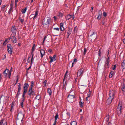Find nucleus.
Returning <instances> with one entry per match:
<instances>
[{
    "mask_svg": "<svg viewBox=\"0 0 125 125\" xmlns=\"http://www.w3.org/2000/svg\"><path fill=\"white\" fill-rule=\"evenodd\" d=\"M115 91L113 90H110L109 92L110 96L107 99V103L108 104H110L111 103L112 100L114 97Z\"/></svg>",
    "mask_w": 125,
    "mask_h": 125,
    "instance_id": "1",
    "label": "nucleus"
},
{
    "mask_svg": "<svg viewBox=\"0 0 125 125\" xmlns=\"http://www.w3.org/2000/svg\"><path fill=\"white\" fill-rule=\"evenodd\" d=\"M123 107L122 103H120L118 104L117 108V112L118 114H120L123 110Z\"/></svg>",
    "mask_w": 125,
    "mask_h": 125,
    "instance_id": "2",
    "label": "nucleus"
},
{
    "mask_svg": "<svg viewBox=\"0 0 125 125\" xmlns=\"http://www.w3.org/2000/svg\"><path fill=\"white\" fill-rule=\"evenodd\" d=\"M3 73L5 76H6L8 75L9 78H10L11 74V72H9V70L7 69L4 71Z\"/></svg>",
    "mask_w": 125,
    "mask_h": 125,
    "instance_id": "3",
    "label": "nucleus"
},
{
    "mask_svg": "<svg viewBox=\"0 0 125 125\" xmlns=\"http://www.w3.org/2000/svg\"><path fill=\"white\" fill-rule=\"evenodd\" d=\"M74 96L73 95H69L68 96L67 100L68 101L71 103L74 101Z\"/></svg>",
    "mask_w": 125,
    "mask_h": 125,
    "instance_id": "4",
    "label": "nucleus"
},
{
    "mask_svg": "<svg viewBox=\"0 0 125 125\" xmlns=\"http://www.w3.org/2000/svg\"><path fill=\"white\" fill-rule=\"evenodd\" d=\"M50 21V18L45 19L43 20L42 24L45 25H47L49 23Z\"/></svg>",
    "mask_w": 125,
    "mask_h": 125,
    "instance_id": "5",
    "label": "nucleus"
},
{
    "mask_svg": "<svg viewBox=\"0 0 125 125\" xmlns=\"http://www.w3.org/2000/svg\"><path fill=\"white\" fill-rule=\"evenodd\" d=\"M24 114L21 112H20L18 114L17 117V119L23 120L24 117Z\"/></svg>",
    "mask_w": 125,
    "mask_h": 125,
    "instance_id": "6",
    "label": "nucleus"
},
{
    "mask_svg": "<svg viewBox=\"0 0 125 125\" xmlns=\"http://www.w3.org/2000/svg\"><path fill=\"white\" fill-rule=\"evenodd\" d=\"M9 97L6 96H2L0 98V100H3L4 102H6L8 101Z\"/></svg>",
    "mask_w": 125,
    "mask_h": 125,
    "instance_id": "7",
    "label": "nucleus"
},
{
    "mask_svg": "<svg viewBox=\"0 0 125 125\" xmlns=\"http://www.w3.org/2000/svg\"><path fill=\"white\" fill-rule=\"evenodd\" d=\"M35 94L34 92L32 90V89L31 88H30L28 91V95L30 96H31V95H33Z\"/></svg>",
    "mask_w": 125,
    "mask_h": 125,
    "instance_id": "8",
    "label": "nucleus"
},
{
    "mask_svg": "<svg viewBox=\"0 0 125 125\" xmlns=\"http://www.w3.org/2000/svg\"><path fill=\"white\" fill-rule=\"evenodd\" d=\"M83 73V71L82 69H79L77 72V77H79L80 76H82Z\"/></svg>",
    "mask_w": 125,
    "mask_h": 125,
    "instance_id": "9",
    "label": "nucleus"
},
{
    "mask_svg": "<svg viewBox=\"0 0 125 125\" xmlns=\"http://www.w3.org/2000/svg\"><path fill=\"white\" fill-rule=\"evenodd\" d=\"M22 120H23L17 119L16 122V125H22L23 122Z\"/></svg>",
    "mask_w": 125,
    "mask_h": 125,
    "instance_id": "10",
    "label": "nucleus"
},
{
    "mask_svg": "<svg viewBox=\"0 0 125 125\" xmlns=\"http://www.w3.org/2000/svg\"><path fill=\"white\" fill-rule=\"evenodd\" d=\"M72 31V29L71 28H68L67 33V37L68 38L69 36L71 33Z\"/></svg>",
    "mask_w": 125,
    "mask_h": 125,
    "instance_id": "11",
    "label": "nucleus"
},
{
    "mask_svg": "<svg viewBox=\"0 0 125 125\" xmlns=\"http://www.w3.org/2000/svg\"><path fill=\"white\" fill-rule=\"evenodd\" d=\"M56 57V55H54L52 57H50V58L51 59V61H50V62L51 63H52L54 61L56 60L55 58Z\"/></svg>",
    "mask_w": 125,
    "mask_h": 125,
    "instance_id": "12",
    "label": "nucleus"
},
{
    "mask_svg": "<svg viewBox=\"0 0 125 125\" xmlns=\"http://www.w3.org/2000/svg\"><path fill=\"white\" fill-rule=\"evenodd\" d=\"M29 87V85L27 83H25L24 85V90H28V89Z\"/></svg>",
    "mask_w": 125,
    "mask_h": 125,
    "instance_id": "13",
    "label": "nucleus"
},
{
    "mask_svg": "<svg viewBox=\"0 0 125 125\" xmlns=\"http://www.w3.org/2000/svg\"><path fill=\"white\" fill-rule=\"evenodd\" d=\"M0 125H7L6 121L1 120L0 121Z\"/></svg>",
    "mask_w": 125,
    "mask_h": 125,
    "instance_id": "14",
    "label": "nucleus"
},
{
    "mask_svg": "<svg viewBox=\"0 0 125 125\" xmlns=\"http://www.w3.org/2000/svg\"><path fill=\"white\" fill-rule=\"evenodd\" d=\"M11 40L13 43H15L16 42V38L14 36H12L11 37Z\"/></svg>",
    "mask_w": 125,
    "mask_h": 125,
    "instance_id": "15",
    "label": "nucleus"
},
{
    "mask_svg": "<svg viewBox=\"0 0 125 125\" xmlns=\"http://www.w3.org/2000/svg\"><path fill=\"white\" fill-rule=\"evenodd\" d=\"M121 68H122L123 69H125V60H124L121 63Z\"/></svg>",
    "mask_w": 125,
    "mask_h": 125,
    "instance_id": "16",
    "label": "nucleus"
},
{
    "mask_svg": "<svg viewBox=\"0 0 125 125\" xmlns=\"http://www.w3.org/2000/svg\"><path fill=\"white\" fill-rule=\"evenodd\" d=\"M109 62L110 61L106 60L105 64V67L106 68L107 67L108 68H109Z\"/></svg>",
    "mask_w": 125,
    "mask_h": 125,
    "instance_id": "17",
    "label": "nucleus"
},
{
    "mask_svg": "<svg viewBox=\"0 0 125 125\" xmlns=\"http://www.w3.org/2000/svg\"><path fill=\"white\" fill-rule=\"evenodd\" d=\"M72 18V19H74V17L73 16L70 15H67L66 17V19L67 20H68L71 18Z\"/></svg>",
    "mask_w": 125,
    "mask_h": 125,
    "instance_id": "18",
    "label": "nucleus"
},
{
    "mask_svg": "<svg viewBox=\"0 0 125 125\" xmlns=\"http://www.w3.org/2000/svg\"><path fill=\"white\" fill-rule=\"evenodd\" d=\"M40 52L41 55V58H42L44 55H45V51L44 50L42 49L40 50Z\"/></svg>",
    "mask_w": 125,
    "mask_h": 125,
    "instance_id": "19",
    "label": "nucleus"
},
{
    "mask_svg": "<svg viewBox=\"0 0 125 125\" xmlns=\"http://www.w3.org/2000/svg\"><path fill=\"white\" fill-rule=\"evenodd\" d=\"M102 14L101 11L100 10H99V15L97 18L98 20H100V19L101 18Z\"/></svg>",
    "mask_w": 125,
    "mask_h": 125,
    "instance_id": "20",
    "label": "nucleus"
},
{
    "mask_svg": "<svg viewBox=\"0 0 125 125\" xmlns=\"http://www.w3.org/2000/svg\"><path fill=\"white\" fill-rule=\"evenodd\" d=\"M63 23H60V29L61 31H63L64 30V28L63 26Z\"/></svg>",
    "mask_w": 125,
    "mask_h": 125,
    "instance_id": "21",
    "label": "nucleus"
},
{
    "mask_svg": "<svg viewBox=\"0 0 125 125\" xmlns=\"http://www.w3.org/2000/svg\"><path fill=\"white\" fill-rule=\"evenodd\" d=\"M11 31L13 33H14L15 34L16 33V29L14 27L12 26L11 28Z\"/></svg>",
    "mask_w": 125,
    "mask_h": 125,
    "instance_id": "22",
    "label": "nucleus"
},
{
    "mask_svg": "<svg viewBox=\"0 0 125 125\" xmlns=\"http://www.w3.org/2000/svg\"><path fill=\"white\" fill-rule=\"evenodd\" d=\"M38 14V12L37 11L35 12V14H32L30 16V17L31 16H34L33 17V19H34L37 16V15Z\"/></svg>",
    "mask_w": 125,
    "mask_h": 125,
    "instance_id": "23",
    "label": "nucleus"
},
{
    "mask_svg": "<svg viewBox=\"0 0 125 125\" xmlns=\"http://www.w3.org/2000/svg\"><path fill=\"white\" fill-rule=\"evenodd\" d=\"M121 89L123 92L124 94H125V85L124 84L122 85L121 88Z\"/></svg>",
    "mask_w": 125,
    "mask_h": 125,
    "instance_id": "24",
    "label": "nucleus"
},
{
    "mask_svg": "<svg viewBox=\"0 0 125 125\" xmlns=\"http://www.w3.org/2000/svg\"><path fill=\"white\" fill-rule=\"evenodd\" d=\"M21 84L19 83L18 85V90L17 93V94H18V93L20 92L21 91Z\"/></svg>",
    "mask_w": 125,
    "mask_h": 125,
    "instance_id": "25",
    "label": "nucleus"
},
{
    "mask_svg": "<svg viewBox=\"0 0 125 125\" xmlns=\"http://www.w3.org/2000/svg\"><path fill=\"white\" fill-rule=\"evenodd\" d=\"M77 123L76 122L73 121H72L71 123V125H76Z\"/></svg>",
    "mask_w": 125,
    "mask_h": 125,
    "instance_id": "26",
    "label": "nucleus"
},
{
    "mask_svg": "<svg viewBox=\"0 0 125 125\" xmlns=\"http://www.w3.org/2000/svg\"><path fill=\"white\" fill-rule=\"evenodd\" d=\"M8 51L9 53L11 54L12 52V50L11 48L8 49Z\"/></svg>",
    "mask_w": 125,
    "mask_h": 125,
    "instance_id": "27",
    "label": "nucleus"
},
{
    "mask_svg": "<svg viewBox=\"0 0 125 125\" xmlns=\"http://www.w3.org/2000/svg\"><path fill=\"white\" fill-rule=\"evenodd\" d=\"M48 93L50 95H51L52 94V91L51 89H48L47 90Z\"/></svg>",
    "mask_w": 125,
    "mask_h": 125,
    "instance_id": "28",
    "label": "nucleus"
},
{
    "mask_svg": "<svg viewBox=\"0 0 125 125\" xmlns=\"http://www.w3.org/2000/svg\"><path fill=\"white\" fill-rule=\"evenodd\" d=\"M83 103L81 101L79 102L80 106L81 107H83Z\"/></svg>",
    "mask_w": 125,
    "mask_h": 125,
    "instance_id": "29",
    "label": "nucleus"
},
{
    "mask_svg": "<svg viewBox=\"0 0 125 125\" xmlns=\"http://www.w3.org/2000/svg\"><path fill=\"white\" fill-rule=\"evenodd\" d=\"M27 10V8H26L25 9H23L22 10V13H25L26 11Z\"/></svg>",
    "mask_w": 125,
    "mask_h": 125,
    "instance_id": "30",
    "label": "nucleus"
},
{
    "mask_svg": "<svg viewBox=\"0 0 125 125\" xmlns=\"http://www.w3.org/2000/svg\"><path fill=\"white\" fill-rule=\"evenodd\" d=\"M90 98H89L87 97H86V101L87 102V103H90Z\"/></svg>",
    "mask_w": 125,
    "mask_h": 125,
    "instance_id": "31",
    "label": "nucleus"
},
{
    "mask_svg": "<svg viewBox=\"0 0 125 125\" xmlns=\"http://www.w3.org/2000/svg\"><path fill=\"white\" fill-rule=\"evenodd\" d=\"M91 92L90 91L88 92L87 94V97H88L89 98H90V97L91 96Z\"/></svg>",
    "mask_w": 125,
    "mask_h": 125,
    "instance_id": "32",
    "label": "nucleus"
},
{
    "mask_svg": "<svg viewBox=\"0 0 125 125\" xmlns=\"http://www.w3.org/2000/svg\"><path fill=\"white\" fill-rule=\"evenodd\" d=\"M77 29L76 28V27H75L73 31V32H74V33L77 32Z\"/></svg>",
    "mask_w": 125,
    "mask_h": 125,
    "instance_id": "33",
    "label": "nucleus"
},
{
    "mask_svg": "<svg viewBox=\"0 0 125 125\" xmlns=\"http://www.w3.org/2000/svg\"><path fill=\"white\" fill-rule=\"evenodd\" d=\"M35 49V46L34 44H33L32 49V51H34V50ZM33 52H31V53L32 54V53Z\"/></svg>",
    "mask_w": 125,
    "mask_h": 125,
    "instance_id": "34",
    "label": "nucleus"
},
{
    "mask_svg": "<svg viewBox=\"0 0 125 125\" xmlns=\"http://www.w3.org/2000/svg\"><path fill=\"white\" fill-rule=\"evenodd\" d=\"M58 115L57 113L56 114V115L55 116V120L56 121L57 119L58 118Z\"/></svg>",
    "mask_w": 125,
    "mask_h": 125,
    "instance_id": "35",
    "label": "nucleus"
},
{
    "mask_svg": "<svg viewBox=\"0 0 125 125\" xmlns=\"http://www.w3.org/2000/svg\"><path fill=\"white\" fill-rule=\"evenodd\" d=\"M31 87L30 88H31L32 89V88L33 86L34 85V82L33 81H31Z\"/></svg>",
    "mask_w": 125,
    "mask_h": 125,
    "instance_id": "36",
    "label": "nucleus"
},
{
    "mask_svg": "<svg viewBox=\"0 0 125 125\" xmlns=\"http://www.w3.org/2000/svg\"><path fill=\"white\" fill-rule=\"evenodd\" d=\"M109 115H108L106 117V121L107 122H108L109 120Z\"/></svg>",
    "mask_w": 125,
    "mask_h": 125,
    "instance_id": "37",
    "label": "nucleus"
},
{
    "mask_svg": "<svg viewBox=\"0 0 125 125\" xmlns=\"http://www.w3.org/2000/svg\"><path fill=\"white\" fill-rule=\"evenodd\" d=\"M24 99H25V97H22L21 99V102H23L24 101Z\"/></svg>",
    "mask_w": 125,
    "mask_h": 125,
    "instance_id": "38",
    "label": "nucleus"
},
{
    "mask_svg": "<svg viewBox=\"0 0 125 125\" xmlns=\"http://www.w3.org/2000/svg\"><path fill=\"white\" fill-rule=\"evenodd\" d=\"M91 37L92 39L95 36V37H96V34L94 35V34H93L91 35Z\"/></svg>",
    "mask_w": 125,
    "mask_h": 125,
    "instance_id": "39",
    "label": "nucleus"
},
{
    "mask_svg": "<svg viewBox=\"0 0 125 125\" xmlns=\"http://www.w3.org/2000/svg\"><path fill=\"white\" fill-rule=\"evenodd\" d=\"M18 0H15V7H16L17 5V2L18 1Z\"/></svg>",
    "mask_w": 125,
    "mask_h": 125,
    "instance_id": "40",
    "label": "nucleus"
},
{
    "mask_svg": "<svg viewBox=\"0 0 125 125\" xmlns=\"http://www.w3.org/2000/svg\"><path fill=\"white\" fill-rule=\"evenodd\" d=\"M40 96L39 95H38L36 96L35 97V99H37L39 100L40 98Z\"/></svg>",
    "mask_w": 125,
    "mask_h": 125,
    "instance_id": "41",
    "label": "nucleus"
},
{
    "mask_svg": "<svg viewBox=\"0 0 125 125\" xmlns=\"http://www.w3.org/2000/svg\"><path fill=\"white\" fill-rule=\"evenodd\" d=\"M116 66L115 65H114L112 67V69L113 70H115L116 68Z\"/></svg>",
    "mask_w": 125,
    "mask_h": 125,
    "instance_id": "42",
    "label": "nucleus"
},
{
    "mask_svg": "<svg viewBox=\"0 0 125 125\" xmlns=\"http://www.w3.org/2000/svg\"><path fill=\"white\" fill-rule=\"evenodd\" d=\"M12 9V7H11L10 8V9H9V12H8V13L9 14H10L11 13V11Z\"/></svg>",
    "mask_w": 125,
    "mask_h": 125,
    "instance_id": "43",
    "label": "nucleus"
},
{
    "mask_svg": "<svg viewBox=\"0 0 125 125\" xmlns=\"http://www.w3.org/2000/svg\"><path fill=\"white\" fill-rule=\"evenodd\" d=\"M67 75L66 74H65L64 76V77L63 80V82H64L65 78L67 77Z\"/></svg>",
    "mask_w": 125,
    "mask_h": 125,
    "instance_id": "44",
    "label": "nucleus"
},
{
    "mask_svg": "<svg viewBox=\"0 0 125 125\" xmlns=\"http://www.w3.org/2000/svg\"><path fill=\"white\" fill-rule=\"evenodd\" d=\"M53 29L55 30L58 31H59V29L58 28H53Z\"/></svg>",
    "mask_w": 125,
    "mask_h": 125,
    "instance_id": "45",
    "label": "nucleus"
},
{
    "mask_svg": "<svg viewBox=\"0 0 125 125\" xmlns=\"http://www.w3.org/2000/svg\"><path fill=\"white\" fill-rule=\"evenodd\" d=\"M103 15L104 17H106L107 15V14L105 12H104L103 13Z\"/></svg>",
    "mask_w": 125,
    "mask_h": 125,
    "instance_id": "46",
    "label": "nucleus"
},
{
    "mask_svg": "<svg viewBox=\"0 0 125 125\" xmlns=\"http://www.w3.org/2000/svg\"><path fill=\"white\" fill-rule=\"evenodd\" d=\"M7 47H8V49H9V48H11V45L8 44L7 45Z\"/></svg>",
    "mask_w": 125,
    "mask_h": 125,
    "instance_id": "47",
    "label": "nucleus"
},
{
    "mask_svg": "<svg viewBox=\"0 0 125 125\" xmlns=\"http://www.w3.org/2000/svg\"><path fill=\"white\" fill-rule=\"evenodd\" d=\"M8 39H6V40H5V41L3 43V45H6V44L5 43L7 42V41Z\"/></svg>",
    "mask_w": 125,
    "mask_h": 125,
    "instance_id": "48",
    "label": "nucleus"
},
{
    "mask_svg": "<svg viewBox=\"0 0 125 125\" xmlns=\"http://www.w3.org/2000/svg\"><path fill=\"white\" fill-rule=\"evenodd\" d=\"M77 61V59L76 58H75L74 59L73 61V62H74V63H75L74 62H76Z\"/></svg>",
    "mask_w": 125,
    "mask_h": 125,
    "instance_id": "49",
    "label": "nucleus"
},
{
    "mask_svg": "<svg viewBox=\"0 0 125 125\" xmlns=\"http://www.w3.org/2000/svg\"><path fill=\"white\" fill-rule=\"evenodd\" d=\"M86 52V49L85 48L84 49V54H85V53Z\"/></svg>",
    "mask_w": 125,
    "mask_h": 125,
    "instance_id": "50",
    "label": "nucleus"
},
{
    "mask_svg": "<svg viewBox=\"0 0 125 125\" xmlns=\"http://www.w3.org/2000/svg\"><path fill=\"white\" fill-rule=\"evenodd\" d=\"M21 106H22V107H23V102H21Z\"/></svg>",
    "mask_w": 125,
    "mask_h": 125,
    "instance_id": "51",
    "label": "nucleus"
},
{
    "mask_svg": "<svg viewBox=\"0 0 125 125\" xmlns=\"http://www.w3.org/2000/svg\"><path fill=\"white\" fill-rule=\"evenodd\" d=\"M24 90V92H23V93L26 94V93L27 92V90Z\"/></svg>",
    "mask_w": 125,
    "mask_h": 125,
    "instance_id": "52",
    "label": "nucleus"
},
{
    "mask_svg": "<svg viewBox=\"0 0 125 125\" xmlns=\"http://www.w3.org/2000/svg\"><path fill=\"white\" fill-rule=\"evenodd\" d=\"M123 43L125 44V38L123 40Z\"/></svg>",
    "mask_w": 125,
    "mask_h": 125,
    "instance_id": "53",
    "label": "nucleus"
},
{
    "mask_svg": "<svg viewBox=\"0 0 125 125\" xmlns=\"http://www.w3.org/2000/svg\"><path fill=\"white\" fill-rule=\"evenodd\" d=\"M25 94L23 93V94H22V97H25L24 96H25Z\"/></svg>",
    "mask_w": 125,
    "mask_h": 125,
    "instance_id": "54",
    "label": "nucleus"
},
{
    "mask_svg": "<svg viewBox=\"0 0 125 125\" xmlns=\"http://www.w3.org/2000/svg\"><path fill=\"white\" fill-rule=\"evenodd\" d=\"M24 21V20L23 19H21V21L22 23H23Z\"/></svg>",
    "mask_w": 125,
    "mask_h": 125,
    "instance_id": "55",
    "label": "nucleus"
},
{
    "mask_svg": "<svg viewBox=\"0 0 125 125\" xmlns=\"http://www.w3.org/2000/svg\"><path fill=\"white\" fill-rule=\"evenodd\" d=\"M52 50L51 49H49L48 51L50 53H51L52 52Z\"/></svg>",
    "mask_w": 125,
    "mask_h": 125,
    "instance_id": "56",
    "label": "nucleus"
},
{
    "mask_svg": "<svg viewBox=\"0 0 125 125\" xmlns=\"http://www.w3.org/2000/svg\"><path fill=\"white\" fill-rule=\"evenodd\" d=\"M2 79V77H1V75L0 74V82L1 81Z\"/></svg>",
    "mask_w": 125,
    "mask_h": 125,
    "instance_id": "57",
    "label": "nucleus"
},
{
    "mask_svg": "<svg viewBox=\"0 0 125 125\" xmlns=\"http://www.w3.org/2000/svg\"><path fill=\"white\" fill-rule=\"evenodd\" d=\"M56 122V121L55 120L54 123L53 124V125H55Z\"/></svg>",
    "mask_w": 125,
    "mask_h": 125,
    "instance_id": "58",
    "label": "nucleus"
},
{
    "mask_svg": "<svg viewBox=\"0 0 125 125\" xmlns=\"http://www.w3.org/2000/svg\"><path fill=\"white\" fill-rule=\"evenodd\" d=\"M34 59H32V58H31V63L32 62H33Z\"/></svg>",
    "mask_w": 125,
    "mask_h": 125,
    "instance_id": "59",
    "label": "nucleus"
},
{
    "mask_svg": "<svg viewBox=\"0 0 125 125\" xmlns=\"http://www.w3.org/2000/svg\"><path fill=\"white\" fill-rule=\"evenodd\" d=\"M46 37L45 36L44 38V40L43 41V42H44V41H45V40L46 39Z\"/></svg>",
    "mask_w": 125,
    "mask_h": 125,
    "instance_id": "60",
    "label": "nucleus"
},
{
    "mask_svg": "<svg viewBox=\"0 0 125 125\" xmlns=\"http://www.w3.org/2000/svg\"><path fill=\"white\" fill-rule=\"evenodd\" d=\"M75 64V63H74V62H72V67H73V64Z\"/></svg>",
    "mask_w": 125,
    "mask_h": 125,
    "instance_id": "61",
    "label": "nucleus"
},
{
    "mask_svg": "<svg viewBox=\"0 0 125 125\" xmlns=\"http://www.w3.org/2000/svg\"><path fill=\"white\" fill-rule=\"evenodd\" d=\"M106 60L110 61H109V57H108V58L107 59H106Z\"/></svg>",
    "mask_w": 125,
    "mask_h": 125,
    "instance_id": "62",
    "label": "nucleus"
},
{
    "mask_svg": "<svg viewBox=\"0 0 125 125\" xmlns=\"http://www.w3.org/2000/svg\"><path fill=\"white\" fill-rule=\"evenodd\" d=\"M46 82L47 81L46 80H45L44 82V83L46 84Z\"/></svg>",
    "mask_w": 125,
    "mask_h": 125,
    "instance_id": "63",
    "label": "nucleus"
},
{
    "mask_svg": "<svg viewBox=\"0 0 125 125\" xmlns=\"http://www.w3.org/2000/svg\"><path fill=\"white\" fill-rule=\"evenodd\" d=\"M108 125H112L111 123L109 122L108 123Z\"/></svg>",
    "mask_w": 125,
    "mask_h": 125,
    "instance_id": "64",
    "label": "nucleus"
}]
</instances>
